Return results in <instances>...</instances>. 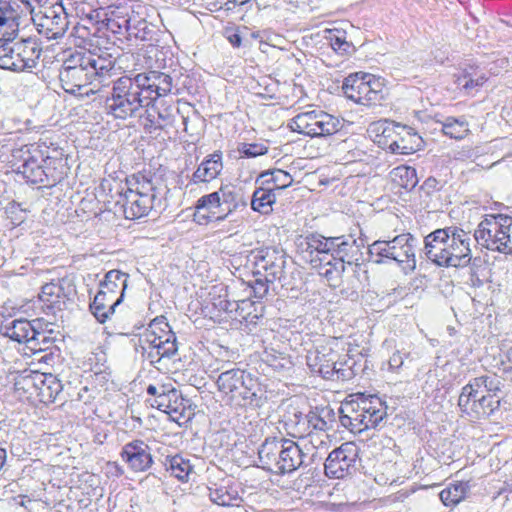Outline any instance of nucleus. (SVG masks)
Segmentation results:
<instances>
[{"mask_svg": "<svg viewBox=\"0 0 512 512\" xmlns=\"http://www.w3.org/2000/svg\"><path fill=\"white\" fill-rule=\"evenodd\" d=\"M173 87L170 75L151 70L112 80L110 96L106 97L105 109L116 119L126 120L141 116V111L154 101L168 95Z\"/></svg>", "mask_w": 512, "mask_h": 512, "instance_id": "f257e3e1", "label": "nucleus"}, {"mask_svg": "<svg viewBox=\"0 0 512 512\" xmlns=\"http://www.w3.org/2000/svg\"><path fill=\"white\" fill-rule=\"evenodd\" d=\"M16 1L0 0V68L24 71L35 68L42 49L36 39L14 41L19 30Z\"/></svg>", "mask_w": 512, "mask_h": 512, "instance_id": "f03ea898", "label": "nucleus"}, {"mask_svg": "<svg viewBox=\"0 0 512 512\" xmlns=\"http://www.w3.org/2000/svg\"><path fill=\"white\" fill-rule=\"evenodd\" d=\"M209 378L215 380L223 401L232 407L260 408L267 400L265 387L251 372L229 361L215 360L209 365Z\"/></svg>", "mask_w": 512, "mask_h": 512, "instance_id": "7ed1b4c3", "label": "nucleus"}, {"mask_svg": "<svg viewBox=\"0 0 512 512\" xmlns=\"http://www.w3.org/2000/svg\"><path fill=\"white\" fill-rule=\"evenodd\" d=\"M116 58L109 52L98 53L95 50L75 51L63 61L59 70V81L65 92L76 94L82 88L106 81L116 75Z\"/></svg>", "mask_w": 512, "mask_h": 512, "instance_id": "20e7f679", "label": "nucleus"}, {"mask_svg": "<svg viewBox=\"0 0 512 512\" xmlns=\"http://www.w3.org/2000/svg\"><path fill=\"white\" fill-rule=\"evenodd\" d=\"M158 178L151 171H140L126 178L127 188L117 193L115 212L126 219L145 217L156 207Z\"/></svg>", "mask_w": 512, "mask_h": 512, "instance_id": "39448f33", "label": "nucleus"}, {"mask_svg": "<svg viewBox=\"0 0 512 512\" xmlns=\"http://www.w3.org/2000/svg\"><path fill=\"white\" fill-rule=\"evenodd\" d=\"M474 239L482 247L512 254V216L489 214L478 224Z\"/></svg>", "mask_w": 512, "mask_h": 512, "instance_id": "423d86ee", "label": "nucleus"}, {"mask_svg": "<svg viewBox=\"0 0 512 512\" xmlns=\"http://www.w3.org/2000/svg\"><path fill=\"white\" fill-rule=\"evenodd\" d=\"M342 90L347 98L366 106L380 105L386 95L383 80L364 72L348 75L343 81Z\"/></svg>", "mask_w": 512, "mask_h": 512, "instance_id": "0eeeda50", "label": "nucleus"}, {"mask_svg": "<svg viewBox=\"0 0 512 512\" xmlns=\"http://www.w3.org/2000/svg\"><path fill=\"white\" fill-rule=\"evenodd\" d=\"M24 154H26V157L17 167V172L22 174L27 182L53 187L64 178L63 160L61 158H42L41 155H32L29 150Z\"/></svg>", "mask_w": 512, "mask_h": 512, "instance_id": "6e6552de", "label": "nucleus"}, {"mask_svg": "<svg viewBox=\"0 0 512 512\" xmlns=\"http://www.w3.org/2000/svg\"><path fill=\"white\" fill-rule=\"evenodd\" d=\"M307 365L312 373L326 380H348L352 376L350 367L339 360V353L329 343L317 346L306 356Z\"/></svg>", "mask_w": 512, "mask_h": 512, "instance_id": "1a4fd4ad", "label": "nucleus"}, {"mask_svg": "<svg viewBox=\"0 0 512 512\" xmlns=\"http://www.w3.org/2000/svg\"><path fill=\"white\" fill-rule=\"evenodd\" d=\"M485 382L472 379L466 384L459 395L458 407L471 420H479L490 416L500 406L494 394L479 393L478 388Z\"/></svg>", "mask_w": 512, "mask_h": 512, "instance_id": "9d476101", "label": "nucleus"}, {"mask_svg": "<svg viewBox=\"0 0 512 512\" xmlns=\"http://www.w3.org/2000/svg\"><path fill=\"white\" fill-rule=\"evenodd\" d=\"M31 15L38 33L49 40L63 37L69 27L68 15L62 3L45 6L38 12L31 8Z\"/></svg>", "mask_w": 512, "mask_h": 512, "instance_id": "9b49d317", "label": "nucleus"}, {"mask_svg": "<svg viewBox=\"0 0 512 512\" xmlns=\"http://www.w3.org/2000/svg\"><path fill=\"white\" fill-rule=\"evenodd\" d=\"M357 447L344 443L329 453L324 464L325 475L329 478L343 479L356 471Z\"/></svg>", "mask_w": 512, "mask_h": 512, "instance_id": "f8f14e48", "label": "nucleus"}, {"mask_svg": "<svg viewBox=\"0 0 512 512\" xmlns=\"http://www.w3.org/2000/svg\"><path fill=\"white\" fill-rule=\"evenodd\" d=\"M332 410L328 407L309 411L307 414L295 413L293 419L286 422L293 437H303L312 432H326L330 428Z\"/></svg>", "mask_w": 512, "mask_h": 512, "instance_id": "ddd939ff", "label": "nucleus"}, {"mask_svg": "<svg viewBox=\"0 0 512 512\" xmlns=\"http://www.w3.org/2000/svg\"><path fill=\"white\" fill-rule=\"evenodd\" d=\"M455 231L449 234L444 267H466L472 260L469 233L460 227L453 226Z\"/></svg>", "mask_w": 512, "mask_h": 512, "instance_id": "4468645a", "label": "nucleus"}, {"mask_svg": "<svg viewBox=\"0 0 512 512\" xmlns=\"http://www.w3.org/2000/svg\"><path fill=\"white\" fill-rule=\"evenodd\" d=\"M333 246L332 261L341 262L345 267L358 266L363 261L365 240L361 237L355 238L352 234L334 237Z\"/></svg>", "mask_w": 512, "mask_h": 512, "instance_id": "2eb2a0df", "label": "nucleus"}, {"mask_svg": "<svg viewBox=\"0 0 512 512\" xmlns=\"http://www.w3.org/2000/svg\"><path fill=\"white\" fill-rule=\"evenodd\" d=\"M254 276H263L268 282L280 280L284 273V255L274 248L259 250L255 256Z\"/></svg>", "mask_w": 512, "mask_h": 512, "instance_id": "dca6fc26", "label": "nucleus"}, {"mask_svg": "<svg viewBox=\"0 0 512 512\" xmlns=\"http://www.w3.org/2000/svg\"><path fill=\"white\" fill-rule=\"evenodd\" d=\"M91 14L87 18L77 23L71 32L75 38V45L83 47L85 51L95 50L98 53L108 52V48L102 49L104 42L103 36L100 34L101 29L98 27L96 20L90 21Z\"/></svg>", "mask_w": 512, "mask_h": 512, "instance_id": "f3484780", "label": "nucleus"}, {"mask_svg": "<svg viewBox=\"0 0 512 512\" xmlns=\"http://www.w3.org/2000/svg\"><path fill=\"white\" fill-rule=\"evenodd\" d=\"M121 458L134 472H145L153 464L151 448L143 440L136 439L126 443L120 453Z\"/></svg>", "mask_w": 512, "mask_h": 512, "instance_id": "a211bd4d", "label": "nucleus"}, {"mask_svg": "<svg viewBox=\"0 0 512 512\" xmlns=\"http://www.w3.org/2000/svg\"><path fill=\"white\" fill-rule=\"evenodd\" d=\"M91 20H96L114 34H122L129 25L128 8L113 5L99 8L91 13Z\"/></svg>", "mask_w": 512, "mask_h": 512, "instance_id": "6ab92c4d", "label": "nucleus"}, {"mask_svg": "<svg viewBox=\"0 0 512 512\" xmlns=\"http://www.w3.org/2000/svg\"><path fill=\"white\" fill-rule=\"evenodd\" d=\"M452 231H455V228L448 226L436 229L424 238L423 252L426 258L437 266L444 267L449 234Z\"/></svg>", "mask_w": 512, "mask_h": 512, "instance_id": "aec40b11", "label": "nucleus"}, {"mask_svg": "<svg viewBox=\"0 0 512 512\" xmlns=\"http://www.w3.org/2000/svg\"><path fill=\"white\" fill-rule=\"evenodd\" d=\"M223 155L221 151H214L213 153L204 157V159L197 166L196 170L189 178L187 187L190 185L208 184L215 180L223 170Z\"/></svg>", "mask_w": 512, "mask_h": 512, "instance_id": "412c9836", "label": "nucleus"}, {"mask_svg": "<svg viewBox=\"0 0 512 512\" xmlns=\"http://www.w3.org/2000/svg\"><path fill=\"white\" fill-rule=\"evenodd\" d=\"M390 243V260L396 261L398 264L406 263L410 269H415V248L417 239L410 233L397 235Z\"/></svg>", "mask_w": 512, "mask_h": 512, "instance_id": "4be33fe9", "label": "nucleus"}, {"mask_svg": "<svg viewBox=\"0 0 512 512\" xmlns=\"http://www.w3.org/2000/svg\"><path fill=\"white\" fill-rule=\"evenodd\" d=\"M281 437L266 438L258 449V459L261 467L269 472L277 474V466L281 464L284 441Z\"/></svg>", "mask_w": 512, "mask_h": 512, "instance_id": "5701e85b", "label": "nucleus"}, {"mask_svg": "<svg viewBox=\"0 0 512 512\" xmlns=\"http://www.w3.org/2000/svg\"><path fill=\"white\" fill-rule=\"evenodd\" d=\"M305 250L310 253V263L330 264L334 237H324L319 234H309L305 237Z\"/></svg>", "mask_w": 512, "mask_h": 512, "instance_id": "b1692460", "label": "nucleus"}, {"mask_svg": "<svg viewBox=\"0 0 512 512\" xmlns=\"http://www.w3.org/2000/svg\"><path fill=\"white\" fill-rule=\"evenodd\" d=\"M365 405L359 404L358 396L356 399H352L343 403L339 408V421L341 425L349 429L353 433H361L366 430L364 424Z\"/></svg>", "mask_w": 512, "mask_h": 512, "instance_id": "393cba45", "label": "nucleus"}, {"mask_svg": "<svg viewBox=\"0 0 512 512\" xmlns=\"http://www.w3.org/2000/svg\"><path fill=\"white\" fill-rule=\"evenodd\" d=\"M146 108L143 127L146 132L153 133L157 130H163L172 125L174 114L172 107H159L156 101L152 102Z\"/></svg>", "mask_w": 512, "mask_h": 512, "instance_id": "a878e982", "label": "nucleus"}, {"mask_svg": "<svg viewBox=\"0 0 512 512\" xmlns=\"http://www.w3.org/2000/svg\"><path fill=\"white\" fill-rule=\"evenodd\" d=\"M284 449L282 452V461L277 466V474L285 475L296 471L301 466H307L306 454L299 447L297 443L292 440L286 439L284 441Z\"/></svg>", "mask_w": 512, "mask_h": 512, "instance_id": "bb28decb", "label": "nucleus"}, {"mask_svg": "<svg viewBox=\"0 0 512 512\" xmlns=\"http://www.w3.org/2000/svg\"><path fill=\"white\" fill-rule=\"evenodd\" d=\"M219 195L221 207H224L226 213L223 216L217 217L218 220H224L239 208L247 206V201L241 188L231 183L221 184Z\"/></svg>", "mask_w": 512, "mask_h": 512, "instance_id": "cd10ccee", "label": "nucleus"}, {"mask_svg": "<svg viewBox=\"0 0 512 512\" xmlns=\"http://www.w3.org/2000/svg\"><path fill=\"white\" fill-rule=\"evenodd\" d=\"M210 500L219 506H239L242 501L238 490L231 480L213 483L208 487Z\"/></svg>", "mask_w": 512, "mask_h": 512, "instance_id": "c85d7f7f", "label": "nucleus"}, {"mask_svg": "<svg viewBox=\"0 0 512 512\" xmlns=\"http://www.w3.org/2000/svg\"><path fill=\"white\" fill-rule=\"evenodd\" d=\"M184 399L181 397L180 392L172 387H168L162 395L150 400L152 407L157 408L171 416L180 417L183 415L185 405Z\"/></svg>", "mask_w": 512, "mask_h": 512, "instance_id": "c756f323", "label": "nucleus"}, {"mask_svg": "<svg viewBox=\"0 0 512 512\" xmlns=\"http://www.w3.org/2000/svg\"><path fill=\"white\" fill-rule=\"evenodd\" d=\"M359 404L365 405L364 424L367 429L375 428L386 416V406L376 395H358Z\"/></svg>", "mask_w": 512, "mask_h": 512, "instance_id": "7c9ffc66", "label": "nucleus"}, {"mask_svg": "<svg viewBox=\"0 0 512 512\" xmlns=\"http://www.w3.org/2000/svg\"><path fill=\"white\" fill-rule=\"evenodd\" d=\"M67 294L60 282L46 283L41 288L39 300L44 304L47 309V314H54L56 310H61L65 305Z\"/></svg>", "mask_w": 512, "mask_h": 512, "instance_id": "2f4dec72", "label": "nucleus"}, {"mask_svg": "<svg viewBox=\"0 0 512 512\" xmlns=\"http://www.w3.org/2000/svg\"><path fill=\"white\" fill-rule=\"evenodd\" d=\"M168 333L162 336H153L152 334H143L140 337V343L148 345V348L159 350L160 356L164 358L173 357L178 350L176 343V335L173 331H167Z\"/></svg>", "mask_w": 512, "mask_h": 512, "instance_id": "473e14b6", "label": "nucleus"}, {"mask_svg": "<svg viewBox=\"0 0 512 512\" xmlns=\"http://www.w3.org/2000/svg\"><path fill=\"white\" fill-rule=\"evenodd\" d=\"M1 333L18 343H26L35 335V325L26 319L6 321L0 326Z\"/></svg>", "mask_w": 512, "mask_h": 512, "instance_id": "72a5a7b5", "label": "nucleus"}, {"mask_svg": "<svg viewBox=\"0 0 512 512\" xmlns=\"http://www.w3.org/2000/svg\"><path fill=\"white\" fill-rule=\"evenodd\" d=\"M32 381L38 391L37 395L44 403L54 402L63 388L60 380L52 374H36Z\"/></svg>", "mask_w": 512, "mask_h": 512, "instance_id": "f704fd0d", "label": "nucleus"}, {"mask_svg": "<svg viewBox=\"0 0 512 512\" xmlns=\"http://www.w3.org/2000/svg\"><path fill=\"white\" fill-rule=\"evenodd\" d=\"M122 302V296L116 299L109 298L105 292L98 291L89 305L91 313L99 323H105L115 312V308Z\"/></svg>", "mask_w": 512, "mask_h": 512, "instance_id": "c9c22d12", "label": "nucleus"}, {"mask_svg": "<svg viewBox=\"0 0 512 512\" xmlns=\"http://www.w3.org/2000/svg\"><path fill=\"white\" fill-rule=\"evenodd\" d=\"M127 282L128 274L120 270H110L100 282L99 291L105 292V295L109 298L116 299L118 296H122L123 299Z\"/></svg>", "mask_w": 512, "mask_h": 512, "instance_id": "e433bc0d", "label": "nucleus"}, {"mask_svg": "<svg viewBox=\"0 0 512 512\" xmlns=\"http://www.w3.org/2000/svg\"><path fill=\"white\" fill-rule=\"evenodd\" d=\"M234 309L233 320L244 323L247 326L256 325L258 320L263 316V305L260 302H254L250 299H243L233 304Z\"/></svg>", "mask_w": 512, "mask_h": 512, "instance_id": "4c0bfd02", "label": "nucleus"}, {"mask_svg": "<svg viewBox=\"0 0 512 512\" xmlns=\"http://www.w3.org/2000/svg\"><path fill=\"white\" fill-rule=\"evenodd\" d=\"M454 83L466 94L477 91L487 81L485 74L475 67H467L454 75Z\"/></svg>", "mask_w": 512, "mask_h": 512, "instance_id": "58836bf2", "label": "nucleus"}, {"mask_svg": "<svg viewBox=\"0 0 512 512\" xmlns=\"http://www.w3.org/2000/svg\"><path fill=\"white\" fill-rule=\"evenodd\" d=\"M258 185L251 198V209L262 215H269L276 202V192L273 191V188Z\"/></svg>", "mask_w": 512, "mask_h": 512, "instance_id": "ea45409f", "label": "nucleus"}, {"mask_svg": "<svg viewBox=\"0 0 512 512\" xmlns=\"http://www.w3.org/2000/svg\"><path fill=\"white\" fill-rule=\"evenodd\" d=\"M293 183L292 176L281 169H273L262 172L256 179V184L264 185L268 188H273V191L283 190Z\"/></svg>", "mask_w": 512, "mask_h": 512, "instance_id": "a19ab883", "label": "nucleus"}, {"mask_svg": "<svg viewBox=\"0 0 512 512\" xmlns=\"http://www.w3.org/2000/svg\"><path fill=\"white\" fill-rule=\"evenodd\" d=\"M322 111L311 110L299 113L291 119L289 127L292 131L312 137V129L319 122L318 119L322 115Z\"/></svg>", "mask_w": 512, "mask_h": 512, "instance_id": "79ce46f5", "label": "nucleus"}, {"mask_svg": "<svg viewBox=\"0 0 512 512\" xmlns=\"http://www.w3.org/2000/svg\"><path fill=\"white\" fill-rule=\"evenodd\" d=\"M389 176L394 184L407 191H411L418 183L416 169L411 166H397L390 171Z\"/></svg>", "mask_w": 512, "mask_h": 512, "instance_id": "37998d69", "label": "nucleus"}, {"mask_svg": "<svg viewBox=\"0 0 512 512\" xmlns=\"http://www.w3.org/2000/svg\"><path fill=\"white\" fill-rule=\"evenodd\" d=\"M164 466L172 476L180 481H187L189 474L193 471L190 461L178 454L166 457Z\"/></svg>", "mask_w": 512, "mask_h": 512, "instance_id": "c03bdc74", "label": "nucleus"}, {"mask_svg": "<svg viewBox=\"0 0 512 512\" xmlns=\"http://www.w3.org/2000/svg\"><path fill=\"white\" fill-rule=\"evenodd\" d=\"M318 121L319 122L316 123L312 129V138L331 136L342 128L340 120L325 111H322V115L319 116Z\"/></svg>", "mask_w": 512, "mask_h": 512, "instance_id": "a18cd8bd", "label": "nucleus"}, {"mask_svg": "<svg viewBox=\"0 0 512 512\" xmlns=\"http://www.w3.org/2000/svg\"><path fill=\"white\" fill-rule=\"evenodd\" d=\"M323 38L331 48L340 55L350 54L353 50L352 43L346 40V32L340 29H325Z\"/></svg>", "mask_w": 512, "mask_h": 512, "instance_id": "49530a36", "label": "nucleus"}, {"mask_svg": "<svg viewBox=\"0 0 512 512\" xmlns=\"http://www.w3.org/2000/svg\"><path fill=\"white\" fill-rule=\"evenodd\" d=\"M468 482L450 484L439 493L440 500L446 506H453L463 500L469 492Z\"/></svg>", "mask_w": 512, "mask_h": 512, "instance_id": "de8ad7c7", "label": "nucleus"}, {"mask_svg": "<svg viewBox=\"0 0 512 512\" xmlns=\"http://www.w3.org/2000/svg\"><path fill=\"white\" fill-rule=\"evenodd\" d=\"M441 126V130L446 136L456 140L463 139L469 133V125L464 117H448L441 122Z\"/></svg>", "mask_w": 512, "mask_h": 512, "instance_id": "09e8293b", "label": "nucleus"}, {"mask_svg": "<svg viewBox=\"0 0 512 512\" xmlns=\"http://www.w3.org/2000/svg\"><path fill=\"white\" fill-rule=\"evenodd\" d=\"M313 268L318 269V272L323 276L331 286L339 285L340 279L345 272V266L341 262L335 260L330 261V264L312 263Z\"/></svg>", "mask_w": 512, "mask_h": 512, "instance_id": "8fccbe9b", "label": "nucleus"}, {"mask_svg": "<svg viewBox=\"0 0 512 512\" xmlns=\"http://www.w3.org/2000/svg\"><path fill=\"white\" fill-rule=\"evenodd\" d=\"M399 138L392 139L388 144V149L394 154H411L419 149L422 139L419 136V140L410 138L406 133L402 132L398 135Z\"/></svg>", "mask_w": 512, "mask_h": 512, "instance_id": "3c124183", "label": "nucleus"}, {"mask_svg": "<svg viewBox=\"0 0 512 512\" xmlns=\"http://www.w3.org/2000/svg\"><path fill=\"white\" fill-rule=\"evenodd\" d=\"M376 130L381 132V136L386 140L390 139L392 141V139H394V135H401L402 132L406 133L410 138H413L414 140H419V136L411 127L402 126L399 124L389 122L379 123L376 126ZM383 144L388 146L389 143L385 141Z\"/></svg>", "mask_w": 512, "mask_h": 512, "instance_id": "603ef678", "label": "nucleus"}, {"mask_svg": "<svg viewBox=\"0 0 512 512\" xmlns=\"http://www.w3.org/2000/svg\"><path fill=\"white\" fill-rule=\"evenodd\" d=\"M263 361L278 372H288L293 368L290 357L282 353L265 352Z\"/></svg>", "mask_w": 512, "mask_h": 512, "instance_id": "864d4df0", "label": "nucleus"}, {"mask_svg": "<svg viewBox=\"0 0 512 512\" xmlns=\"http://www.w3.org/2000/svg\"><path fill=\"white\" fill-rule=\"evenodd\" d=\"M368 253L375 263H382L384 259H390V243L388 241L377 240L368 247Z\"/></svg>", "mask_w": 512, "mask_h": 512, "instance_id": "5fc2aeb1", "label": "nucleus"}, {"mask_svg": "<svg viewBox=\"0 0 512 512\" xmlns=\"http://www.w3.org/2000/svg\"><path fill=\"white\" fill-rule=\"evenodd\" d=\"M302 439H307L309 444H311L312 448L316 449V451L322 449L326 450L328 449L330 440L329 436L325 432H312L308 433L307 435H303L301 437ZM317 455V452H314L311 456V459L313 460L314 457Z\"/></svg>", "mask_w": 512, "mask_h": 512, "instance_id": "6e6d98bb", "label": "nucleus"}, {"mask_svg": "<svg viewBox=\"0 0 512 512\" xmlns=\"http://www.w3.org/2000/svg\"><path fill=\"white\" fill-rule=\"evenodd\" d=\"M241 157L254 158L268 152V147L262 143H240L237 148Z\"/></svg>", "mask_w": 512, "mask_h": 512, "instance_id": "4d7b16f0", "label": "nucleus"}, {"mask_svg": "<svg viewBox=\"0 0 512 512\" xmlns=\"http://www.w3.org/2000/svg\"><path fill=\"white\" fill-rule=\"evenodd\" d=\"M219 207H221L219 189L217 191H214L212 193H209V194H206V195L200 197L196 203V209L198 212L201 209L209 210L212 208H219Z\"/></svg>", "mask_w": 512, "mask_h": 512, "instance_id": "13d9d810", "label": "nucleus"}, {"mask_svg": "<svg viewBox=\"0 0 512 512\" xmlns=\"http://www.w3.org/2000/svg\"><path fill=\"white\" fill-rule=\"evenodd\" d=\"M167 331H172L169 324L166 322V318L156 317L151 321L149 324L148 329L144 332V334H152L153 336H162L165 333H168Z\"/></svg>", "mask_w": 512, "mask_h": 512, "instance_id": "bf43d9fd", "label": "nucleus"}, {"mask_svg": "<svg viewBox=\"0 0 512 512\" xmlns=\"http://www.w3.org/2000/svg\"><path fill=\"white\" fill-rule=\"evenodd\" d=\"M275 282L266 281L263 276H255V280L251 285L255 298L263 299L267 294L271 286L274 285Z\"/></svg>", "mask_w": 512, "mask_h": 512, "instance_id": "052dcab7", "label": "nucleus"}, {"mask_svg": "<svg viewBox=\"0 0 512 512\" xmlns=\"http://www.w3.org/2000/svg\"><path fill=\"white\" fill-rule=\"evenodd\" d=\"M443 187L441 181L437 180L435 177H428L420 186V190L427 196L432 195L433 193L440 191Z\"/></svg>", "mask_w": 512, "mask_h": 512, "instance_id": "680f3d73", "label": "nucleus"}, {"mask_svg": "<svg viewBox=\"0 0 512 512\" xmlns=\"http://www.w3.org/2000/svg\"><path fill=\"white\" fill-rule=\"evenodd\" d=\"M475 379L485 380V382L478 388L479 393L492 394L491 392L499 390L498 383L490 379L488 376H480Z\"/></svg>", "mask_w": 512, "mask_h": 512, "instance_id": "e2e57ef3", "label": "nucleus"}, {"mask_svg": "<svg viewBox=\"0 0 512 512\" xmlns=\"http://www.w3.org/2000/svg\"><path fill=\"white\" fill-rule=\"evenodd\" d=\"M407 356H408L407 353H402L400 351H396L395 353H393V355L390 357V359L388 361L390 370H392V371L399 370L404 364V358Z\"/></svg>", "mask_w": 512, "mask_h": 512, "instance_id": "0e129e2a", "label": "nucleus"}, {"mask_svg": "<svg viewBox=\"0 0 512 512\" xmlns=\"http://www.w3.org/2000/svg\"><path fill=\"white\" fill-rule=\"evenodd\" d=\"M141 347L143 350V352H142L143 356H145L146 359L151 364H156V363L160 362V360L162 358H164L163 356H160L159 350H154L152 348H148V345H144V344H141Z\"/></svg>", "mask_w": 512, "mask_h": 512, "instance_id": "69168bd1", "label": "nucleus"}, {"mask_svg": "<svg viewBox=\"0 0 512 512\" xmlns=\"http://www.w3.org/2000/svg\"><path fill=\"white\" fill-rule=\"evenodd\" d=\"M233 304H237V301H230L227 299H220L218 303H214L215 307L221 311L226 312L233 319L234 309H236Z\"/></svg>", "mask_w": 512, "mask_h": 512, "instance_id": "338daca9", "label": "nucleus"}, {"mask_svg": "<svg viewBox=\"0 0 512 512\" xmlns=\"http://www.w3.org/2000/svg\"><path fill=\"white\" fill-rule=\"evenodd\" d=\"M42 338H45V334L43 332L38 331L35 328L34 337L33 338L29 337V341H27L26 343L29 344L30 345L29 347L33 350H44V349H46V347H43L41 345Z\"/></svg>", "mask_w": 512, "mask_h": 512, "instance_id": "774afa93", "label": "nucleus"}]
</instances>
